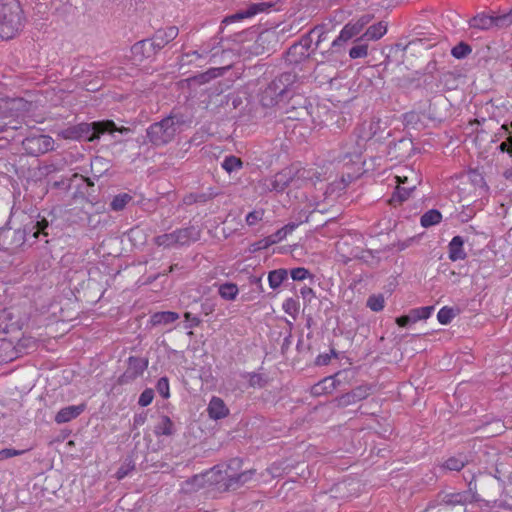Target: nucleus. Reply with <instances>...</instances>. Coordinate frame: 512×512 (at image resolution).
<instances>
[{"instance_id":"1","label":"nucleus","mask_w":512,"mask_h":512,"mask_svg":"<svg viewBox=\"0 0 512 512\" xmlns=\"http://www.w3.org/2000/svg\"><path fill=\"white\" fill-rule=\"evenodd\" d=\"M384 128L380 119L371 118L360 123L354 130L351 138L343 145V160L348 159L353 166H356V173H360L362 154L367 143L371 140H378L383 137Z\"/></svg>"},{"instance_id":"2","label":"nucleus","mask_w":512,"mask_h":512,"mask_svg":"<svg viewBox=\"0 0 512 512\" xmlns=\"http://www.w3.org/2000/svg\"><path fill=\"white\" fill-rule=\"evenodd\" d=\"M24 11L19 0H0V41L15 38L24 27Z\"/></svg>"},{"instance_id":"3","label":"nucleus","mask_w":512,"mask_h":512,"mask_svg":"<svg viewBox=\"0 0 512 512\" xmlns=\"http://www.w3.org/2000/svg\"><path fill=\"white\" fill-rule=\"evenodd\" d=\"M234 41L240 44L237 53L244 57L258 56L269 50L271 43L276 41L273 31H263L259 34L249 29L237 34Z\"/></svg>"},{"instance_id":"4","label":"nucleus","mask_w":512,"mask_h":512,"mask_svg":"<svg viewBox=\"0 0 512 512\" xmlns=\"http://www.w3.org/2000/svg\"><path fill=\"white\" fill-rule=\"evenodd\" d=\"M116 125L112 120L95 121L92 123H80L65 131V138L92 142L106 132L116 131Z\"/></svg>"},{"instance_id":"5","label":"nucleus","mask_w":512,"mask_h":512,"mask_svg":"<svg viewBox=\"0 0 512 512\" xmlns=\"http://www.w3.org/2000/svg\"><path fill=\"white\" fill-rule=\"evenodd\" d=\"M226 476V486L224 492L234 491L250 481L256 474L254 468L243 469L244 461L242 458L235 457L228 460L226 463H221Z\"/></svg>"},{"instance_id":"6","label":"nucleus","mask_w":512,"mask_h":512,"mask_svg":"<svg viewBox=\"0 0 512 512\" xmlns=\"http://www.w3.org/2000/svg\"><path fill=\"white\" fill-rule=\"evenodd\" d=\"M179 30L176 26H168L158 29L150 40H142L132 46V54L135 59L141 60L146 51L153 49L160 50L178 36Z\"/></svg>"},{"instance_id":"7","label":"nucleus","mask_w":512,"mask_h":512,"mask_svg":"<svg viewBox=\"0 0 512 512\" xmlns=\"http://www.w3.org/2000/svg\"><path fill=\"white\" fill-rule=\"evenodd\" d=\"M179 120L175 116H168L161 121L153 123L147 129V138L154 146H164L175 138Z\"/></svg>"},{"instance_id":"8","label":"nucleus","mask_w":512,"mask_h":512,"mask_svg":"<svg viewBox=\"0 0 512 512\" xmlns=\"http://www.w3.org/2000/svg\"><path fill=\"white\" fill-rule=\"evenodd\" d=\"M49 226H31L29 232H32L33 238H38L40 234L47 236L44 230ZM28 233L25 227L12 229V226H0V245L9 249L10 247L16 248L22 246L25 242L29 241Z\"/></svg>"},{"instance_id":"9","label":"nucleus","mask_w":512,"mask_h":512,"mask_svg":"<svg viewBox=\"0 0 512 512\" xmlns=\"http://www.w3.org/2000/svg\"><path fill=\"white\" fill-rule=\"evenodd\" d=\"M200 234V226H185L171 233L159 235L155 241L158 246L163 247L184 246L199 240Z\"/></svg>"},{"instance_id":"10","label":"nucleus","mask_w":512,"mask_h":512,"mask_svg":"<svg viewBox=\"0 0 512 512\" xmlns=\"http://www.w3.org/2000/svg\"><path fill=\"white\" fill-rule=\"evenodd\" d=\"M395 179L397 183L396 191L388 201L389 204L393 206L408 199L410 193L420 183L417 172L410 168H404L401 173L395 176Z\"/></svg>"},{"instance_id":"11","label":"nucleus","mask_w":512,"mask_h":512,"mask_svg":"<svg viewBox=\"0 0 512 512\" xmlns=\"http://www.w3.org/2000/svg\"><path fill=\"white\" fill-rule=\"evenodd\" d=\"M293 79L294 76L290 73H283L275 78L262 92V105L265 107H273L278 104L288 93V87L293 82Z\"/></svg>"},{"instance_id":"12","label":"nucleus","mask_w":512,"mask_h":512,"mask_svg":"<svg viewBox=\"0 0 512 512\" xmlns=\"http://www.w3.org/2000/svg\"><path fill=\"white\" fill-rule=\"evenodd\" d=\"M512 24V12L504 14H478L470 20V27L479 30L502 29Z\"/></svg>"},{"instance_id":"13","label":"nucleus","mask_w":512,"mask_h":512,"mask_svg":"<svg viewBox=\"0 0 512 512\" xmlns=\"http://www.w3.org/2000/svg\"><path fill=\"white\" fill-rule=\"evenodd\" d=\"M126 370L118 377L116 383L118 385H127L134 382L138 377L142 376L148 368L149 360L145 357L129 356L127 359Z\"/></svg>"},{"instance_id":"14","label":"nucleus","mask_w":512,"mask_h":512,"mask_svg":"<svg viewBox=\"0 0 512 512\" xmlns=\"http://www.w3.org/2000/svg\"><path fill=\"white\" fill-rule=\"evenodd\" d=\"M54 139L49 135H32L22 142L23 149L31 156H39L54 149Z\"/></svg>"},{"instance_id":"15","label":"nucleus","mask_w":512,"mask_h":512,"mask_svg":"<svg viewBox=\"0 0 512 512\" xmlns=\"http://www.w3.org/2000/svg\"><path fill=\"white\" fill-rule=\"evenodd\" d=\"M29 105L22 98H0V118L23 117Z\"/></svg>"},{"instance_id":"16","label":"nucleus","mask_w":512,"mask_h":512,"mask_svg":"<svg viewBox=\"0 0 512 512\" xmlns=\"http://www.w3.org/2000/svg\"><path fill=\"white\" fill-rule=\"evenodd\" d=\"M271 8V5L266 2L251 3L245 10L239 11L235 14L226 16L222 22L220 28L223 30L225 26L240 22L244 19H249L255 15L265 12Z\"/></svg>"},{"instance_id":"17","label":"nucleus","mask_w":512,"mask_h":512,"mask_svg":"<svg viewBox=\"0 0 512 512\" xmlns=\"http://www.w3.org/2000/svg\"><path fill=\"white\" fill-rule=\"evenodd\" d=\"M370 21V17H362L355 23L346 24L340 31L338 37L333 40L331 46L333 48L341 45L344 42L349 41L353 37L357 36L364 28V26Z\"/></svg>"},{"instance_id":"18","label":"nucleus","mask_w":512,"mask_h":512,"mask_svg":"<svg viewBox=\"0 0 512 512\" xmlns=\"http://www.w3.org/2000/svg\"><path fill=\"white\" fill-rule=\"evenodd\" d=\"M469 461V456L466 453L458 452L455 455L446 458L438 465V469L440 473L443 474L447 472H459L469 463Z\"/></svg>"},{"instance_id":"19","label":"nucleus","mask_w":512,"mask_h":512,"mask_svg":"<svg viewBox=\"0 0 512 512\" xmlns=\"http://www.w3.org/2000/svg\"><path fill=\"white\" fill-rule=\"evenodd\" d=\"M465 481L467 482L468 489L465 490L467 494H469V498L472 500V502H479L481 501V498L478 494V481H480L481 484H486L488 482L493 483V480L490 476L485 475L481 472L478 474L471 473L469 477L464 476Z\"/></svg>"},{"instance_id":"20","label":"nucleus","mask_w":512,"mask_h":512,"mask_svg":"<svg viewBox=\"0 0 512 512\" xmlns=\"http://www.w3.org/2000/svg\"><path fill=\"white\" fill-rule=\"evenodd\" d=\"M86 408L84 403L66 406L58 411L54 420L57 424L67 423L77 418Z\"/></svg>"},{"instance_id":"21","label":"nucleus","mask_w":512,"mask_h":512,"mask_svg":"<svg viewBox=\"0 0 512 512\" xmlns=\"http://www.w3.org/2000/svg\"><path fill=\"white\" fill-rule=\"evenodd\" d=\"M208 415L213 420H220L228 416L229 409L223 399L213 396L208 404Z\"/></svg>"},{"instance_id":"22","label":"nucleus","mask_w":512,"mask_h":512,"mask_svg":"<svg viewBox=\"0 0 512 512\" xmlns=\"http://www.w3.org/2000/svg\"><path fill=\"white\" fill-rule=\"evenodd\" d=\"M224 466L221 464L215 465L210 470H208L204 476L211 485L217 486L220 491H224V487L226 486V476H224Z\"/></svg>"},{"instance_id":"23","label":"nucleus","mask_w":512,"mask_h":512,"mask_svg":"<svg viewBox=\"0 0 512 512\" xmlns=\"http://www.w3.org/2000/svg\"><path fill=\"white\" fill-rule=\"evenodd\" d=\"M175 433V425L167 415H160L154 426V434L160 436H172Z\"/></svg>"},{"instance_id":"24","label":"nucleus","mask_w":512,"mask_h":512,"mask_svg":"<svg viewBox=\"0 0 512 512\" xmlns=\"http://www.w3.org/2000/svg\"><path fill=\"white\" fill-rule=\"evenodd\" d=\"M336 376H338V374H335V376L325 377L313 385L311 387V394L313 396H321L323 394L331 393L336 388Z\"/></svg>"},{"instance_id":"25","label":"nucleus","mask_w":512,"mask_h":512,"mask_svg":"<svg viewBox=\"0 0 512 512\" xmlns=\"http://www.w3.org/2000/svg\"><path fill=\"white\" fill-rule=\"evenodd\" d=\"M464 239L457 235L452 238L449 243V258L452 261L463 260L466 258V253L463 249Z\"/></svg>"},{"instance_id":"26","label":"nucleus","mask_w":512,"mask_h":512,"mask_svg":"<svg viewBox=\"0 0 512 512\" xmlns=\"http://www.w3.org/2000/svg\"><path fill=\"white\" fill-rule=\"evenodd\" d=\"M179 318V314L173 311L155 312L150 316L152 326L167 325L175 322Z\"/></svg>"},{"instance_id":"27","label":"nucleus","mask_w":512,"mask_h":512,"mask_svg":"<svg viewBox=\"0 0 512 512\" xmlns=\"http://www.w3.org/2000/svg\"><path fill=\"white\" fill-rule=\"evenodd\" d=\"M292 168H285L281 172L277 173L272 181V189L276 191H282L294 180L291 178Z\"/></svg>"},{"instance_id":"28","label":"nucleus","mask_w":512,"mask_h":512,"mask_svg":"<svg viewBox=\"0 0 512 512\" xmlns=\"http://www.w3.org/2000/svg\"><path fill=\"white\" fill-rule=\"evenodd\" d=\"M15 350L14 341L0 337V363L11 361L17 357Z\"/></svg>"},{"instance_id":"29","label":"nucleus","mask_w":512,"mask_h":512,"mask_svg":"<svg viewBox=\"0 0 512 512\" xmlns=\"http://www.w3.org/2000/svg\"><path fill=\"white\" fill-rule=\"evenodd\" d=\"M387 32V25L384 22H378L371 25L359 40L366 39L369 41H376L382 38Z\"/></svg>"},{"instance_id":"30","label":"nucleus","mask_w":512,"mask_h":512,"mask_svg":"<svg viewBox=\"0 0 512 512\" xmlns=\"http://www.w3.org/2000/svg\"><path fill=\"white\" fill-rule=\"evenodd\" d=\"M442 503L448 506L465 505L467 503H473L469 498V494L465 491L448 493L442 498Z\"/></svg>"},{"instance_id":"31","label":"nucleus","mask_w":512,"mask_h":512,"mask_svg":"<svg viewBox=\"0 0 512 512\" xmlns=\"http://www.w3.org/2000/svg\"><path fill=\"white\" fill-rule=\"evenodd\" d=\"M288 278V271L284 268H279L272 270L268 273V282L270 288L273 290H276L281 286V284L287 280Z\"/></svg>"},{"instance_id":"32","label":"nucleus","mask_w":512,"mask_h":512,"mask_svg":"<svg viewBox=\"0 0 512 512\" xmlns=\"http://www.w3.org/2000/svg\"><path fill=\"white\" fill-rule=\"evenodd\" d=\"M239 289L235 283L225 282L219 286L218 293L224 300L233 301L238 295Z\"/></svg>"},{"instance_id":"33","label":"nucleus","mask_w":512,"mask_h":512,"mask_svg":"<svg viewBox=\"0 0 512 512\" xmlns=\"http://www.w3.org/2000/svg\"><path fill=\"white\" fill-rule=\"evenodd\" d=\"M242 378L247 379L249 386L253 388H264L268 384V379L256 372H247Z\"/></svg>"},{"instance_id":"34","label":"nucleus","mask_w":512,"mask_h":512,"mask_svg":"<svg viewBox=\"0 0 512 512\" xmlns=\"http://www.w3.org/2000/svg\"><path fill=\"white\" fill-rule=\"evenodd\" d=\"M221 166L227 173L230 174L234 171L240 170L243 167V162L239 157L230 155L225 157Z\"/></svg>"},{"instance_id":"35","label":"nucleus","mask_w":512,"mask_h":512,"mask_svg":"<svg viewBox=\"0 0 512 512\" xmlns=\"http://www.w3.org/2000/svg\"><path fill=\"white\" fill-rule=\"evenodd\" d=\"M135 469V461L133 455H128L121 466L118 468L116 472V478L121 480L125 478L131 471Z\"/></svg>"},{"instance_id":"36","label":"nucleus","mask_w":512,"mask_h":512,"mask_svg":"<svg viewBox=\"0 0 512 512\" xmlns=\"http://www.w3.org/2000/svg\"><path fill=\"white\" fill-rule=\"evenodd\" d=\"M457 312H458V309L444 306L439 310V312L437 314V319L440 324L448 325L449 323H451L453 318L457 315Z\"/></svg>"},{"instance_id":"37","label":"nucleus","mask_w":512,"mask_h":512,"mask_svg":"<svg viewBox=\"0 0 512 512\" xmlns=\"http://www.w3.org/2000/svg\"><path fill=\"white\" fill-rule=\"evenodd\" d=\"M357 402L358 400H356L355 396L352 394L351 391L344 393L332 400L333 405L337 408H346Z\"/></svg>"},{"instance_id":"38","label":"nucleus","mask_w":512,"mask_h":512,"mask_svg":"<svg viewBox=\"0 0 512 512\" xmlns=\"http://www.w3.org/2000/svg\"><path fill=\"white\" fill-rule=\"evenodd\" d=\"M366 306L373 312H380L384 309L385 299L383 294H372L368 297Z\"/></svg>"},{"instance_id":"39","label":"nucleus","mask_w":512,"mask_h":512,"mask_svg":"<svg viewBox=\"0 0 512 512\" xmlns=\"http://www.w3.org/2000/svg\"><path fill=\"white\" fill-rule=\"evenodd\" d=\"M434 311V306H424L419 308H414L410 310L411 319L415 322L419 320L428 319L432 312Z\"/></svg>"},{"instance_id":"40","label":"nucleus","mask_w":512,"mask_h":512,"mask_svg":"<svg viewBox=\"0 0 512 512\" xmlns=\"http://www.w3.org/2000/svg\"><path fill=\"white\" fill-rule=\"evenodd\" d=\"M132 200V196L128 193H121L116 195L111 201V208L114 211H120Z\"/></svg>"},{"instance_id":"41","label":"nucleus","mask_w":512,"mask_h":512,"mask_svg":"<svg viewBox=\"0 0 512 512\" xmlns=\"http://www.w3.org/2000/svg\"><path fill=\"white\" fill-rule=\"evenodd\" d=\"M442 221V214L436 209L425 212L420 219V224H439Z\"/></svg>"},{"instance_id":"42","label":"nucleus","mask_w":512,"mask_h":512,"mask_svg":"<svg viewBox=\"0 0 512 512\" xmlns=\"http://www.w3.org/2000/svg\"><path fill=\"white\" fill-rule=\"evenodd\" d=\"M298 226H282L274 234L267 236L268 241H273L276 244L283 240L288 234L292 233Z\"/></svg>"},{"instance_id":"43","label":"nucleus","mask_w":512,"mask_h":512,"mask_svg":"<svg viewBox=\"0 0 512 512\" xmlns=\"http://www.w3.org/2000/svg\"><path fill=\"white\" fill-rule=\"evenodd\" d=\"M283 310L296 320L299 312V303L294 298H287L282 305Z\"/></svg>"},{"instance_id":"44","label":"nucleus","mask_w":512,"mask_h":512,"mask_svg":"<svg viewBox=\"0 0 512 512\" xmlns=\"http://www.w3.org/2000/svg\"><path fill=\"white\" fill-rule=\"evenodd\" d=\"M471 51L472 49L468 44L461 42L452 48L451 54L457 59H462L469 55Z\"/></svg>"},{"instance_id":"45","label":"nucleus","mask_w":512,"mask_h":512,"mask_svg":"<svg viewBox=\"0 0 512 512\" xmlns=\"http://www.w3.org/2000/svg\"><path fill=\"white\" fill-rule=\"evenodd\" d=\"M156 390L164 399H168L170 397V389H169V379L166 376H163L158 379L156 384Z\"/></svg>"},{"instance_id":"46","label":"nucleus","mask_w":512,"mask_h":512,"mask_svg":"<svg viewBox=\"0 0 512 512\" xmlns=\"http://www.w3.org/2000/svg\"><path fill=\"white\" fill-rule=\"evenodd\" d=\"M371 389L372 387L370 385L362 384L352 389L351 392L359 402L366 399L371 394Z\"/></svg>"},{"instance_id":"47","label":"nucleus","mask_w":512,"mask_h":512,"mask_svg":"<svg viewBox=\"0 0 512 512\" xmlns=\"http://www.w3.org/2000/svg\"><path fill=\"white\" fill-rule=\"evenodd\" d=\"M368 55V45L358 44L353 46L349 51V56L352 59L364 58Z\"/></svg>"},{"instance_id":"48","label":"nucleus","mask_w":512,"mask_h":512,"mask_svg":"<svg viewBox=\"0 0 512 512\" xmlns=\"http://www.w3.org/2000/svg\"><path fill=\"white\" fill-rule=\"evenodd\" d=\"M291 278L294 281H303L308 277H313L310 271L304 267H296L290 271Z\"/></svg>"},{"instance_id":"49","label":"nucleus","mask_w":512,"mask_h":512,"mask_svg":"<svg viewBox=\"0 0 512 512\" xmlns=\"http://www.w3.org/2000/svg\"><path fill=\"white\" fill-rule=\"evenodd\" d=\"M154 399V390L151 388H146L139 396L138 404L141 407H146L152 403Z\"/></svg>"},{"instance_id":"50","label":"nucleus","mask_w":512,"mask_h":512,"mask_svg":"<svg viewBox=\"0 0 512 512\" xmlns=\"http://www.w3.org/2000/svg\"><path fill=\"white\" fill-rule=\"evenodd\" d=\"M35 345H36V341L34 338L23 337V338L19 339L17 341V343L15 344V346H16L15 354L17 355L18 352L22 351V349H29V348L35 347Z\"/></svg>"},{"instance_id":"51","label":"nucleus","mask_w":512,"mask_h":512,"mask_svg":"<svg viewBox=\"0 0 512 512\" xmlns=\"http://www.w3.org/2000/svg\"><path fill=\"white\" fill-rule=\"evenodd\" d=\"M331 357H338V352L334 349H330V354H319L315 359V365L317 366H325L330 363Z\"/></svg>"},{"instance_id":"52","label":"nucleus","mask_w":512,"mask_h":512,"mask_svg":"<svg viewBox=\"0 0 512 512\" xmlns=\"http://www.w3.org/2000/svg\"><path fill=\"white\" fill-rule=\"evenodd\" d=\"M211 198V195H206L204 193L202 194H190V195H187L185 198H184V203L185 204H193V203H204L206 202L208 199Z\"/></svg>"},{"instance_id":"53","label":"nucleus","mask_w":512,"mask_h":512,"mask_svg":"<svg viewBox=\"0 0 512 512\" xmlns=\"http://www.w3.org/2000/svg\"><path fill=\"white\" fill-rule=\"evenodd\" d=\"M208 233L217 240H224L228 237V234H225V226H211Z\"/></svg>"},{"instance_id":"54","label":"nucleus","mask_w":512,"mask_h":512,"mask_svg":"<svg viewBox=\"0 0 512 512\" xmlns=\"http://www.w3.org/2000/svg\"><path fill=\"white\" fill-rule=\"evenodd\" d=\"M271 245H273V241H268L267 237L259 240V241H256L254 243H252L250 245V252L254 253V252H257V251H260V250H263V249H267L268 247H270Z\"/></svg>"},{"instance_id":"55","label":"nucleus","mask_w":512,"mask_h":512,"mask_svg":"<svg viewBox=\"0 0 512 512\" xmlns=\"http://www.w3.org/2000/svg\"><path fill=\"white\" fill-rule=\"evenodd\" d=\"M264 211L262 209L254 210L246 215V224H256L263 220Z\"/></svg>"},{"instance_id":"56","label":"nucleus","mask_w":512,"mask_h":512,"mask_svg":"<svg viewBox=\"0 0 512 512\" xmlns=\"http://www.w3.org/2000/svg\"><path fill=\"white\" fill-rule=\"evenodd\" d=\"M310 34L317 36V40L315 42L316 47H319L320 43L327 39V31H325L323 26L315 27L311 30Z\"/></svg>"},{"instance_id":"57","label":"nucleus","mask_w":512,"mask_h":512,"mask_svg":"<svg viewBox=\"0 0 512 512\" xmlns=\"http://www.w3.org/2000/svg\"><path fill=\"white\" fill-rule=\"evenodd\" d=\"M185 322H187V328H195L201 324V319L191 312L184 313Z\"/></svg>"},{"instance_id":"58","label":"nucleus","mask_w":512,"mask_h":512,"mask_svg":"<svg viewBox=\"0 0 512 512\" xmlns=\"http://www.w3.org/2000/svg\"><path fill=\"white\" fill-rule=\"evenodd\" d=\"M22 453L20 450H16L13 448H4L0 450V461L9 459L14 456H18Z\"/></svg>"},{"instance_id":"59","label":"nucleus","mask_w":512,"mask_h":512,"mask_svg":"<svg viewBox=\"0 0 512 512\" xmlns=\"http://www.w3.org/2000/svg\"><path fill=\"white\" fill-rule=\"evenodd\" d=\"M249 284L256 287V290L259 294L264 292L263 284H262V275L261 276H255L251 275L249 277Z\"/></svg>"},{"instance_id":"60","label":"nucleus","mask_w":512,"mask_h":512,"mask_svg":"<svg viewBox=\"0 0 512 512\" xmlns=\"http://www.w3.org/2000/svg\"><path fill=\"white\" fill-rule=\"evenodd\" d=\"M411 323H414V321L411 319V314L410 313L407 314V315H401V316L396 318V324L399 327L405 328L408 325H410Z\"/></svg>"},{"instance_id":"61","label":"nucleus","mask_w":512,"mask_h":512,"mask_svg":"<svg viewBox=\"0 0 512 512\" xmlns=\"http://www.w3.org/2000/svg\"><path fill=\"white\" fill-rule=\"evenodd\" d=\"M381 250H372V249H367V250H362L361 251V254H354V258L355 259H359V260H362L363 262L369 264V261L367 259H365V255L364 253H367L369 254L372 258H375V254H378L380 253Z\"/></svg>"},{"instance_id":"62","label":"nucleus","mask_w":512,"mask_h":512,"mask_svg":"<svg viewBox=\"0 0 512 512\" xmlns=\"http://www.w3.org/2000/svg\"><path fill=\"white\" fill-rule=\"evenodd\" d=\"M147 420V412H141L134 415L133 418V427L137 428L143 425Z\"/></svg>"},{"instance_id":"63","label":"nucleus","mask_w":512,"mask_h":512,"mask_svg":"<svg viewBox=\"0 0 512 512\" xmlns=\"http://www.w3.org/2000/svg\"><path fill=\"white\" fill-rule=\"evenodd\" d=\"M214 310H215V305L213 303H211L208 299H206L205 302H203L201 304V311L205 315L211 314Z\"/></svg>"},{"instance_id":"64","label":"nucleus","mask_w":512,"mask_h":512,"mask_svg":"<svg viewBox=\"0 0 512 512\" xmlns=\"http://www.w3.org/2000/svg\"><path fill=\"white\" fill-rule=\"evenodd\" d=\"M300 293H301L302 297L308 301H310L313 297H315L314 290L307 286H304L303 288H301Z\"/></svg>"}]
</instances>
